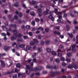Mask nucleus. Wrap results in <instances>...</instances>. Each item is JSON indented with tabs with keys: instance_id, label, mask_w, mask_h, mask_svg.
<instances>
[{
	"instance_id": "e2e57ef3",
	"label": "nucleus",
	"mask_w": 78,
	"mask_h": 78,
	"mask_svg": "<svg viewBox=\"0 0 78 78\" xmlns=\"http://www.w3.org/2000/svg\"><path fill=\"white\" fill-rule=\"evenodd\" d=\"M12 73V71H9L8 72H7V74H11V73Z\"/></svg>"
},
{
	"instance_id": "72a5a7b5",
	"label": "nucleus",
	"mask_w": 78,
	"mask_h": 78,
	"mask_svg": "<svg viewBox=\"0 0 78 78\" xmlns=\"http://www.w3.org/2000/svg\"><path fill=\"white\" fill-rule=\"evenodd\" d=\"M31 3L33 5H35V4H36V2L34 1H33L31 2Z\"/></svg>"
},
{
	"instance_id": "6e6d98bb",
	"label": "nucleus",
	"mask_w": 78,
	"mask_h": 78,
	"mask_svg": "<svg viewBox=\"0 0 78 78\" xmlns=\"http://www.w3.org/2000/svg\"><path fill=\"white\" fill-rule=\"evenodd\" d=\"M59 47L60 48H63V46L62 44H61L60 45Z\"/></svg>"
},
{
	"instance_id": "2f4dec72",
	"label": "nucleus",
	"mask_w": 78,
	"mask_h": 78,
	"mask_svg": "<svg viewBox=\"0 0 78 78\" xmlns=\"http://www.w3.org/2000/svg\"><path fill=\"white\" fill-rule=\"evenodd\" d=\"M37 11L38 12H42V9H37Z\"/></svg>"
},
{
	"instance_id": "423d86ee",
	"label": "nucleus",
	"mask_w": 78,
	"mask_h": 78,
	"mask_svg": "<svg viewBox=\"0 0 78 78\" xmlns=\"http://www.w3.org/2000/svg\"><path fill=\"white\" fill-rule=\"evenodd\" d=\"M42 66H40L39 67V69H38L37 68H35L34 69H33V71H35V72H36V71H37V70H39V71H41V69H42Z\"/></svg>"
},
{
	"instance_id": "6e6552de",
	"label": "nucleus",
	"mask_w": 78,
	"mask_h": 78,
	"mask_svg": "<svg viewBox=\"0 0 78 78\" xmlns=\"http://www.w3.org/2000/svg\"><path fill=\"white\" fill-rule=\"evenodd\" d=\"M0 62L1 64V66L2 67H5V62L3 60H0Z\"/></svg>"
},
{
	"instance_id": "c85d7f7f",
	"label": "nucleus",
	"mask_w": 78,
	"mask_h": 78,
	"mask_svg": "<svg viewBox=\"0 0 78 78\" xmlns=\"http://www.w3.org/2000/svg\"><path fill=\"white\" fill-rule=\"evenodd\" d=\"M49 31V29L48 28H46L45 30V32H47V33H48Z\"/></svg>"
},
{
	"instance_id": "4468645a",
	"label": "nucleus",
	"mask_w": 78,
	"mask_h": 78,
	"mask_svg": "<svg viewBox=\"0 0 78 78\" xmlns=\"http://www.w3.org/2000/svg\"><path fill=\"white\" fill-rule=\"evenodd\" d=\"M18 76L19 78H20L21 77H22L23 76V75H22V73H18Z\"/></svg>"
},
{
	"instance_id": "c03bdc74",
	"label": "nucleus",
	"mask_w": 78,
	"mask_h": 78,
	"mask_svg": "<svg viewBox=\"0 0 78 78\" xmlns=\"http://www.w3.org/2000/svg\"><path fill=\"white\" fill-rule=\"evenodd\" d=\"M43 74H46V73H47V71H43L42 72Z\"/></svg>"
},
{
	"instance_id": "1a4fd4ad",
	"label": "nucleus",
	"mask_w": 78,
	"mask_h": 78,
	"mask_svg": "<svg viewBox=\"0 0 78 78\" xmlns=\"http://www.w3.org/2000/svg\"><path fill=\"white\" fill-rule=\"evenodd\" d=\"M10 49V47L9 46H5L4 48V50L6 51H8Z\"/></svg>"
},
{
	"instance_id": "dca6fc26",
	"label": "nucleus",
	"mask_w": 78,
	"mask_h": 78,
	"mask_svg": "<svg viewBox=\"0 0 78 78\" xmlns=\"http://www.w3.org/2000/svg\"><path fill=\"white\" fill-rule=\"evenodd\" d=\"M27 30H29L30 28V26L29 25H27L25 27Z\"/></svg>"
},
{
	"instance_id": "774afa93",
	"label": "nucleus",
	"mask_w": 78,
	"mask_h": 78,
	"mask_svg": "<svg viewBox=\"0 0 78 78\" xmlns=\"http://www.w3.org/2000/svg\"><path fill=\"white\" fill-rule=\"evenodd\" d=\"M4 24H5V25L6 26H8V22H6L5 23H4Z\"/></svg>"
},
{
	"instance_id": "0e129e2a",
	"label": "nucleus",
	"mask_w": 78,
	"mask_h": 78,
	"mask_svg": "<svg viewBox=\"0 0 78 78\" xmlns=\"http://www.w3.org/2000/svg\"><path fill=\"white\" fill-rule=\"evenodd\" d=\"M29 12H30V10L27 9L26 11V12L27 13H29Z\"/></svg>"
},
{
	"instance_id": "9d476101",
	"label": "nucleus",
	"mask_w": 78,
	"mask_h": 78,
	"mask_svg": "<svg viewBox=\"0 0 78 78\" xmlns=\"http://www.w3.org/2000/svg\"><path fill=\"white\" fill-rule=\"evenodd\" d=\"M16 24H10L9 25V27H13L16 28Z\"/></svg>"
},
{
	"instance_id": "13d9d810",
	"label": "nucleus",
	"mask_w": 78,
	"mask_h": 78,
	"mask_svg": "<svg viewBox=\"0 0 78 78\" xmlns=\"http://www.w3.org/2000/svg\"><path fill=\"white\" fill-rule=\"evenodd\" d=\"M23 8H26V6L25 5V4H23Z\"/></svg>"
},
{
	"instance_id": "864d4df0",
	"label": "nucleus",
	"mask_w": 78,
	"mask_h": 78,
	"mask_svg": "<svg viewBox=\"0 0 78 78\" xmlns=\"http://www.w3.org/2000/svg\"><path fill=\"white\" fill-rule=\"evenodd\" d=\"M55 61L56 62H59V59L57 58L56 59Z\"/></svg>"
},
{
	"instance_id": "338daca9",
	"label": "nucleus",
	"mask_w": 78,
	"mask_h": 78,
	"mask_svg": "<svg viewBox=\"0 0 78 78\" xmlns=\"http://www.w3.org/2000/svg\"><path fill=\"white\" fill-rule=\"evenodd\" d=\"M66 28L67 30H68V29H69V26L68 25H66Z\"/></svg>"
},
{
	"instance_id": "f257e3e1",
	"label": "nucleus",
	"mask_w": 78,
	"mask_h": 78,
	"mask_svg": "<svg viewBox=\"0 0 78 78\" xmlns=\"http://www.w3.org/2000/svg\"><path fill=\"white\" fill-rule=\"evenodd\" d=\"M26 73L27 75H29L30 73V72L33 70V68H30V66L29 65H28L26 66Z\"/></svg>"
},
{
	"instance_id": "37998d69",
	"label": "nucleus",
	"mask_w": 78,
	"mask_h": 78,
	"mask_svg": "<svg viewBox=\"0 0 78 78\" xmlns=\"http://www.w3.org/2000/svg\"><path fill=\"white\" fill-rule=\"evenodd\" d=\"M19 16L20 17H22V13L21 12L19 13Z\"/></svg>"
},
{
	"instance_id": "4d7b16f0",
	"label": "nucleus",
	"mask_w": 78,
	"mask_h": 78,
	"mask_svg": "<svg viewBox=\"0 0 78 78\" xmlns=\"http://www.w3.org/2000/svg\"><path fill=\"white\" fill-rule=\"evenodd\" d=\"M67 55L68 56H71V53H68L67 54Z\"/></svg>"
},
{
	"instance_id": "de8ad7c7",
	"label": "nucleus",
	"mask_w": 78,
	"mask_h": 78,
	"mask_svg": "<svg viewBox=\"0 0 78 78\" xmlns=\"http://www.w3.org/2000/svg\"><path fill=\"white\" fill-rule=\"evenodd\" d=\"M16 45V42H15L12 44V45L13 46H14V45Z\"/></svg>"
},
{
	"instance_id": "6ab92c4d",
	"label": "nucleus",
	"mask_w": 78,
	"mask_h": 78,
	"mask_svg": "<svg viewBox=\"0 0 78 78\" xmlns=\"http://www.w3.org/2000/svg\"><path fill=\"white\" fill-rule=\"evenodd\" d=\"M19 47L20 48H24L25 47V44H22L20 45Z\"/></svg>"
},
{
	"instance_id": "0eeeda50",
	"label": "nucleus",
	"mask_w": 78,
	"mask_h": 78,
	"mask_svg": "<svg viewBox=\"0 0 78 78\" xmlns=\"http://www.w3.org/2000/svg\"><path fill=\"white\" fill-rule=\"evenodd\" d=\"M75 46H76V44H74L72 46V51H76V49H75Z\"/></svg>"
},
{
	"instance_id": "7c9ffc66",
	"label": "nucleus",
	"mask_w": 78,
	"mask_h": 78,
	"mask_svg": "<svg viewBox=\"0 0 78 78\" xmlns=\"http://www.w3.org/2000/svg\"><path fill=\"white\" fill-rule=\"evenodd\" d=\"M31 24L33 25V26H34V25H35V22L34 21H33L31 22Z\"/></svg>"
},
{
	"instance_id": "473e14b6",
	"label": "nucleus",
	"mask_w": 78,
	"mask_h": 78,
	"mask_svg": "<svg viewBox=\"0 0 78 78\" xmlns=\"http://www.w3.org/2000/svg\"><path fill=\"white\" fill-rule=\"evenodd\" d=\"M35 20L36 22H39V21H40V20H39V18H35Z\"/></svg>"
},
{
	"instance_id": "5fc2aeb1",
	"label": "nucleus",
	"mask_w": 78,
	"mask_h": 78,
	"mask_svg": "<svg viewBox=\"0 0 78 78\" xmlns=\"http://www.w3.org/2000/svg\"><path fill=\"white\" fill-rule=\"evenodd\" d=\"M62 65L63 66H65L66 65V63L63 62L62 63Z\"/></svg>"
},
{
	"instance_id": "f3484780",
	"label": "nucleus",
	"mask_w": 78,
	"mask_h": 78,
	"mask_svg": "<svg viewBox=\"0 0 78 78\" xmlns=\"http://www.w3.org/2000/svg\"><path fill=\"white\" fill-rule=\"evenodd\" d=\"M26 49L27 50H31V46H27L26 47Z\"/></svg>"
},
{
	"instance_id": "603ef678",
	"label": "nucleus",
	"mask_w": 78,
	"mask_h": 78,
	"mask_svg": "<svg viewBox=\"0 0 78 78\" xmlns=\"http://www.w3.org/2000/svg\"><path fill=\"white\" fill-rule=\"evenodd\" d=\"M74 77L75 78H78V74H76L75 75Z\"/></svg>"
},
{
	"instance_id": "b1692460",
	"label": "nucleus",
	"mask_w": 78,
	"mask_h": 78,
	"mask_svg": "<svg viewBox=\"0 0 78 78\" xmlns=\"http://www.w3.org/2000/svg\"><path fill=\"white\" fill-rule=\"evenodd\" d=\"M55 11L56 12H57L58 14H61V13L60 12H58V9H55Z\"/></svg>"
},
{
	"instance_id": "e433bc0d",
	"label": "nucleus",
	"mask_w": 78,
	"mask_h": 78,
	"mask_svg": "<svg viewBox=\"0 0 78 78\" xmlns=\"http://www.w3.org/2000/svg\"><path fill=\"white\" fill-rule=\"evenodd\" d=\"M10 39L11 41H14V39H15V38H14L13 37V36H12V37H10Z\"/></svg>"
},
{
	"instance_id": "09e8293b",
	"label": "nucleus",
	"mask_w": 78,
	"mask_h": 78,
	"mask_svg": "<svg viewBox=\"0 0 78 78\" xmlns=\"http://www.w3.org/2000/svg\"><path fill=\"white\" fill-rule=\"evenodd\" d=\"M44 42L43 41H41L40 43L41 45H44Z\"/></svg>"
},
{
	"instance_id": "aec40b11",
	"label": "nucleus",
	"mask_w": 78,
	"mask_h": 78,
	"mask_svg": "<svg viewBox=\"0 0 78 78\" xmlns=\"http://www.w3.org/2000/svg\"><path fill=\"white\" fill-rule=\"evenodd\" d=\"M21 66V65L20 63L16 64V67H18V68H20V67Z\"/></svg>"
},
{
	"instance_id": "4c0bfd02",
	"label": "nucleus",
	"mask_w": 78,
	"mask_h": 78,
	"mask_svg": "<svg viewBox=\"0 0 78 78\" xmlns=\"http://www.w3.org/2000/svg\"><path fill=\"white\" fill-rule=\"evenodd\" d=\"M30 44L32 46L33 45H34V43L33 42H30Z\"/></svg>"
},
{
	"instance_id": "7ed1b4c3",
	"label": "nucleus",
	"mask_w": 78,
	"mask_h": 78,
	"mask_svg": "<svg viewBox=\"0 0 78 78\" xmlns=\"http://www.w3.org/2000/svg\"><path fill=\"white\" fill-rule=\"evenodd\" d=\"M32 56L34 59H33V62H31L30 63V66L31 67H33V62H36L37 61L36 59V57H34V55H32Z\"/></svg>"
},
{
	"instance_id": "4be33fe9",
	"label": "nucleus",
	"mask_w": 78,
	"mask_h": 78,
	"mask_svg": "<svg viewBox=\"0 0 78 78\" xmlns=\"http://www.w3.org/2000/svg\"><path fill=\"white\" fill-rule=\"evenodd\" d=\"M51 49L49 48H47L46 49V51H47V52H48V53H49L50 52H51Z\"/></svg>"
},
{
	"instance_id": "8fccbe9b",
	"label": "nucleus",
	"mask_w": 78,
	"mask_h": 78,
	"mask_svg": "<svg viewBox=\"0 0 78 78\" xmlns=\"http://www.w3.org/2000/svg\"><path fill=\"white\" fill-rule=\"evenodd\" d=\"M12 50L13 53H15V52H16V49L14 48L12 49Z\"/></svg>"
},
{
	"instance_id": "cd10ccee",
	"label": "nucleus",
	"mask_w": 78,
	"mask_h": 78,
	"mask_svg": "<svg viewBox=\"0 0 78 78\" xmlns=\"http://www.w3.org/2000/svg\"><path fill=\"white\" fill-rule=\"evenodd\" d=\"M60 59L62 61H65V58L64 57H61V58Z\"/></svg>"
},
{
	"instance_id": "a211bd4d",
	"label": "nucleus",
	"mask_w": 78,
	"mask_h": 78,
	"mask_svg": "<svg viewBox=\"0 0 78 78\" xmlns=\"http://www.w3.org/2000/svg\"><path fill=\"white\" fill-rule=\"evenodd\" d=\"M39 29L42 30H43L44 28L41 27H39V28H37V30H39Z\"/></svg>"
},
{
	"instance_id": "79ce46f5",
	"label": "nucleus",
	"mask_w": 78,
	"mask_h": 78,
	"mask_svg": "<svg viewBox=\"0 0 78 78\" xmlns=\"http://www.w3.org/2000/svg\"><path fill=\"white\" fill-rule=\"evenodd\" d=\"M51 67L50 66L48 65L46 66V68L47 69H50V68H51Z\"/></svg>"
},
{
	"instance_id": "5701e85b",
	"label": "nucleus",
	"mask_w": 78,
	"mask_h": 78,
	"mask_svg": "<svg viewBox=\"0 0 78 78\" xmlns=\"http://www.w3.org/2000/svg\"><path fill=\"white\" fill-rule=\"evenodd\" d=\"M1 27H2V29H3V30H4L5 29H6V30L7 29V28L6 27H5L4 26H3V25L2 26H1Z\"/></svg>"
},
{
	"instance_id": "a19ab883",
	"label": "nucleus",
	"mask_w": 78,
	"mask_h": 78,
	"mask_svg": "<svg viewBox=\"0 0 78 78\" xmlns=\"http://www.w3.org/2000/svg\"><path fill=\"white\" fill-rule=\"evenodd\" d=\"M78 23V22H76V20H74L73 21L74 24H76V23Z\"/></svg>"
},
{
	"instance_id": "a878e982",
	"label": "nucleus",
	"mask_w": 78,
	"mask_h": 78,
	"mask_svg": "<svg viewBox=\"0 0 78 78\" xmlns=\"http://www.w3.org/2000/svg\"><path fill=\"white\" fill-rule=\"evenodd\" d=\"M30 14L31 16H34V15H35V14L34 13V12H31Z\"/></svg>"
},
{
	"instance_id": "49530a36",
	"label": "nucleus",
	"mask_w": 78,
	"mask_h": 78,
	"mask_svg": "<svg viewBox=\"0 0 78 78\" xmlns=\"http://www.w3.org/2000/svg\"><path fill=\"white\" fill-rule=\"evenodd\" d=\"M58 56H59V57H61V56H62V54L59 53L58 55Z\"/></svg>"
},
{
	"instance_id": "58836bf2",
	"label": "nucleus",
	"mask_w": 78,
	"mask_h": 78,
	"mask_svg": "<svg viewBox=\"0 0 78 78\" xmlns=\"http://www.w3.org/2000/svg\"><path fill=\"white\" fill-rule=\"evenodd\" d=\"M28 34L30 36H32L33 35V33L31 32H29L28 33Z\"/></svg>"
},
{
	"instance_id": "ddd939ff",
	"label": "nucleus",
	"mask_w": 78,
	"mask_h": 78,
	"mask_svg": "<svg viewBox=\"0 0 78 78\" xmlns=\"http://www.w3.org/2000/svg\"><path fill=\"white\" fill-rule=\"evenodd\" d=\"M33 42H34L35 44H37L38 43V41L37 40V39L35 38L33 40Z\"/></svg>"
},
{
	"instance_id": "2eb2a0df",
	"label": "nucleus",
	"mask_w": 78,
	"mask_h": 78,
	"mask_svg": "<svg viewBox=\"0 0 78 78\" xmlns=\"http://www.w3.org/2000/svg\"><path fill=\"white\" fill-rule=\"evenodd\" d=\"M54 34H58L59 35L61 34L57 31H54Z\"/></svg>"
},
{
	"instance_id": "412c9836",
	"label": "nucleus",
	"mask_w": 78,
	"mask_h": 78,
	"mask_svg": "<svg viewBox=\"0 0 78 78\" xmlns=\"http://www.w3.org/2000/svg\"><path fill=\"white\" fill-rule=\"evenodd\" d=\"M22 38H19L17 39V41L18 42H21V41H22Z\"/></svg>"
},
{
	"instance_id": "bf43d9fd",
	"label": "nucleus",
	"mask_w": 78,
	"mask_h": 78,
	"mask_svg": "<svg viewBox=\"0 0 78 78\" xmlns=\"http://www.w3.org/2000/svg\"><path fill=\"white\" fill-rule=\"evenodd\" d=\"M65 69H61V72H62V73H64V72H65Z\"/></svg>"
},
{
	"instance_id": "a18cd8bd",
	"label": "nucleus",
	"mask_w": 78,
	"mask_h": 78,
	"mask_svg": "<svg viewBox=\"0 0 78 78\" xmlns=\"http://www.w3.org/2000/svg\"><path fill=\"white\" fill-rule=\"evenodd\" d=\"M14 6H15L16 7H17V6H18V4L17 3H16L14 4Z\"/></svg>"
},
{
	"instance_id": "69168bd1",
	"label": "nucleus",
	"mask_w": 78,
	"mask_h": 78,
	"mask_svg": "<svg viewBox=\"0 0 78 78\" xmlns=\"http://www.w3.org/2000/svg\"><path fill=\"white\" fill-rule=\"evenodd\" d=\"M41 36L40 35L38 36V38L39 39H41Z\"/></svg>"
},
{
	"instance_id": "393cba45",
	"label": "nucleus",
	"mask_w": 78,
	"mask_h": 78,
	"mask_svg": "<svg viewBox=\"0 0 78 78\" xmlns=\"http://www.w3.org/2000/svg\"><path fill=\"white\" fill-rule=\"evenodd\" d=\"M23 37L25 40H26V39H28V37L26 36H23Z\"/></svg>"
},
{
	"instance_id": "052dcab7",
	"label": "nucleus",
	"mask_w": 78,
	"mask_h": 78,
	"mask_svg": "<svg viewBox=\"0 0 78 78\" xmlns=\"http://www.w3.org/2000/svg\"><path fill=\"white\" fill-rule=\"evenodd\" d=\"M53 68L54 69H57V67H56V66H54L53 67Z\"/></svg>"
},
{
	"instance_id": "9b49d317",
	"label": "nucleus",
	"mask_w": 78,
	"mask_h": 78,
	"mask_svg": "<svg viewBox=\"0 0 78 78\" xmlns=\"http://www.w3.org/2000/svg\"><path fill=\"white\" fill-rule=\"evenodd\" d=\"M48 18L51 20L52 21H54L55 20V18H53V16L51 15H50L48 16Z\"/></svg>"
},
{
	"instance_id": "bb28decb",
	"label": "nucleus",
	"mask_w": 78,
	"mask_h": 78,
	"mask_svg": "<svg viewBox=\"0 0 78 78\" xmlns=\"http://www.w3.org/2000/svg\"><path fill=\"white\" fill-rule=\"evenodd\" d=\"M51 53L52 55H56V52L54 51H52V52H51Z\"/></svg>"
},
{
	"instance_id": "20e7f679",
	"label": "nucleus",
	"mask_w": 78,
	"mask_h": 78,
	"mask_svg": "<svg viewBox=\"0 0 78 78\" xmlns=\"http://www.w3.org/2000/svg\"><path fill=\"white\" fill-rule=\"evenodd\" d=\"M52 73V74L51 75H50V76L51 77H54L55 74H60V73H61V72L59 71H56L55 72H53Z\"/></svg>"
},
{
	"instance_id": "f03ea898",
	"label": "nucleus",
	"mask_w": 78,
	"mask_h": 78,
	"mask_svg": "<svg viewBox=\"0 0 78 78\" xmlns=\"http://www.w3.org/2000/svg\"><path fill=\"white\" fill-rule=\"evenodd\" d=\"M73 67H74L75 69H78V66H77V65L74 64V63H73L72 65H69L68 66V68L69 69H72V68H73Z\"/></svg>"
},
{
	"instance_id": "f8f14e48",
	"label": "nucleus",
	"mask_w": 78,
	"mask_h": 78,
	"mask_svg": "<svg viewBox=\"0 0 78 78\" xmlns=\"http://www.w3.org/2000/svg\"><path fill=\"white\" fill-rule=\"evenodd\" d=\"M48 11H49V10L48 9H47L46 11L44 12V15H47L48 14Z\"/></svg>"
},
{
	"instance_id": "39448f33",
	"label": "nucleus",
	"mask_w": 78,
	"mask_h": 78,
	"mask_svg": "<svg viewBox=\"0 0 78 78\" xmlns=\"http://www.w3.org/2000/svg\"><path fill=\"white\" fill-rule=\"evenodd\" d=\"M13 33L14 34V36H13V37L14 38V39H16L17 38V31L16 30H14L12 31Z\"/></svg>"
},
{
	"instance_id": "3c124183",
	"label": "nucleus",
	"mask_w": 78,
	"mask_h": 78,
	"mask_svg": "<svg viewBox=\"0 0 78 78\" xmlns=\"http://www.w3.org/2000/svg\"><path fill=\"white\" fill-rule=\"evenodd\" d=\"M14 19H18V17H17V16L15 15L14 16Z\"/></svg>"
},
{
	"instance_id": "c756f323",
	"label": "nucleus",
	"mask_w": 78,
	"mask_h": 78,
	"mask_svg": "<svg viewBox=\"0 0 78 78\" xmlns=\"http://www.w3.org/2000/svg\"><path fill=\"white\" fill-rule=\"evenodd\" d=\"M37 49L39 52H41L42 51V48H38Z\"/></svg>"
},
{
	"instance_id": "f704fd0d",
	"label": "nucleus",
	"mask_w": 78,
	"mask_h": 78,
	"mask_svg": "<svg viewBox=\"0 0 78 78\" xmlns=\"http://www.w3.org/2000/svg\"><path fill=\"white\" fill-rule=\"evenodd\" d=\"M49 44H50V41H47L46 42V45H48Z\"/></svg>"
},
{
	"instance_id": "ea45409f",
	"label": "nucleus",
	"mask_w": 78,
	"mask_h": 78,
	"mask_svg": "<svg viewBox=\"0 0 78 78\" xmlns=\"http://www.w3.org/2000/svg\"><path fill=\"white\" fill-rule=\"evenodd\" d=\"M18 37L19 38L20 37H21L22 34H18Z\"/></svg>"
},
{
	"instance_id": "680f3d73",
	"label": "nucleus",
	"mask_w": 78,
	"mask_h": 78,
	"mask_svg": "<svg viewBox=\"0 0 78 78\" xmlns=\"http://www.w3.org/2000/svg\"><path fill=\"white\" fill-rule=\"evenodd\" d=\"M57 22H61V20L60 19H58L57 20Z\"/></svg>"
},
{
	"instance_id": "c9c22d12",
	"label": "nucleus",
	"mask_w": 78,
	"mask_h": 78,
	"mask_svg": "<svg viewBox=\"0 0 78 78\" xmlns=\"http://www.w3.org/2000/svg\"><path fill=\"white\" fill-rule=\"evenodd\" d=\"M17 76L16 74L13 75V76H12L13 78H17Z\"/></svg>"
}]
</instances>
